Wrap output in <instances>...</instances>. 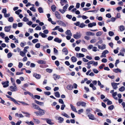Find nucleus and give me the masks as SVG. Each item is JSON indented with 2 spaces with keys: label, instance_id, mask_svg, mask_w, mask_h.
Wrapping results in <instances>:
<instances>
[{
  "label": "nucleus",
  "instance_id": "f257e3e1",
  "mask_svg": "<svg viewBox=\"0 0 125 125\" xmlns=\"http://www.w3.org/2000/svg\"><path fill=\"white\" fill-rule=\"evenodd\" d=\"M81 36V34L80 32H77L75 34L73 35V37L76 39H78L80 38Z\"/></svg>",
  "mask_w": 125,
  "mask_h": 125
},
{
  "label": "nucleus",
  "instance_id": "f03ea898",
  "mask_svg": "<svg viewBox=\"0 0 125 125\" xmlns=\"http://www.w3.org/2000/svg\"><path fill=\"white\" fill-rule=\"evenodd\" d=\"M88 116L89 117L90 119L92 120H95L96 119L94 115L90 113L88 115Z\"/></svg>",
  "mask_w": 125,
  "mask_h": 125
},
{
  "label": "nucleus",
  "instance_id": "7ed1b4c3",
  "mask_svg": "<svg viewBox=\"0 0 125 125\" xmlns=\"http://www.w3.org/2000/svg\"><path fill=\"white\" fill-rule=\"evenodd\" d=\"M32 108L37 110L40 109V107L35 104L33 103L32 104Z\"/></svg>",
  "mask_w": 125,
  "mask_h": 125
},
{
  "label": "nucleus",
  "instance_id": "20e7f679",
  "mask_svg": "<svg viewBox=\"0 0 125 125\" xmlns=\"http://www.w3.org/2000/svg\"><path fill=\"white\" fill-rule=\"evenodd\" d=\"M38 110H39V115H42L44 114L45 112V110L41 109L40 108V109Z\"/></svg>",
  "mask_w": 125,
  "mask_h": 125
},
{
  "label": "nucleus",
  "instance_id": "39448f33",
  "mask_svg": "<svg viewBox=\"0 0 125 125\" xmlns=\"http://www.w3.org/2000/svg\"><path fill=\"white\" fill-rule=\"evenodd\" d=\"M9 89L11 91L13 92L17 91L18 89L17 86H10Z\"/></svg>",
  "mask_w": 125,
  "mask_h": 125
},
{
  "label": "nucleus",
  "instance_id": "423d86ee",
  "mask_svg": "<svg viewBox=\"0 0 125 125\" xmlns=\"http://www.w3.org/2000/svg\"><path fill=\"white\" fill-rule=\"evenodd\" d=\"M11 26H6L4 28L5 31L6 32H8L10 31Z\"/></svg>",
  "mask_w": 125,
  "mask_h": 125
},
{
  "label": "nucleus",
  "instance_id": "0eeeda50",
  "mask_svg": "<svg viewBox=\"0 0 125 125\" xmlns=\"http://www.w3.org/2000/svg\"><path fill=\"white\" fill-rule=\"evenodd\" d=\"M76 56L78 58H80L84 57V55L83 54L81 53H76Z\"/></svg>",
  "mask_w": 125,
  "mask_h": 125
},
{
  "label": "nucleus",
  "instance_id": "6e6552de",
  "mask_svg": "<svg viewBox=\"0 0 125 125\" xmlns=\"http://www.w3.org/2000/svg\"><path fill=\"white\" fill-rule=\"evenodd\" d=\"M55 15L56 17L59 19H60L61 18V16L59 12L56 11L55 13Z\"/></svg>",
  "mask_w": 125,
  "mask_h": 125
},
{
  "label": "nucleus",
  "instance_id": "1a4fd4ad",
  "mask_svg": "<svg viewBox=\"0 0 125 125\" xmlns=\"http://www.w3.org/2000/svg\"><path fill=\"white\" fill-rule=\"evenodd\" d=\"M70 106L71 109L73 111L76 113L78 112L76 110V109L75 108L74 106L72 104H70Z\"/></svg>",
  "mask_w": 125,
  "mask_h": 125
},
{
  "label": "nucleus",
  "instance_id": "9d476101",
  "mask_svg": "<svg viewBox=\"0 0 125 125\" xmlns=\"http://www.w3.org/2000/svg\"><path fill=\"white\" fill-rule=\"evenodd\" d=\"M9 82L8 81H6L5 82H3L2 83V84L3 86H8Z\"/></svg>",
  "mask_w": 125,
  "mask_h": 125
},
{
  "label": "nucleus",
  "instance_id": "9b49d317",
  "mask_svg": "<svg viewBox=\"0 0 125 125\" xmlns=\"http://www.w3.org/2000/svg\"><path fill=\"white\" fill-rule=\"evenodd\" d=\"M96 25V23L95 22H93L92 23H90L88 24V27H92L94 26H95Z\"/></svg>",
  "mask_w": 125,
  "mask_h": 125
},
{
  "label": "nucleus",
  "instance_id": "f8f14e48",
  "mask_svg": "<svg viewBox=\"0 0 125 125\" xmlns=\"http://www.w3.org/2000/svg\"><path fill=\"white\" fill-rule=\"evenodd\" d=\"M33 76L38 79H39L41 77V76L40 75L36 73L34 74Z\"/></svg>",
  "mask_w": 125,
  "mask_h": 125
},
{
  "label": "nucleus",
  "instance_id": "ddd939ff",
  "mask_svg": "<svg viewBox=\"0 0 125 125\" xmlns=\"http://www.w3.org/2000/svg\"><path fill=\"white\" fill-rule=\"evenodd\" d=\"M15 116L19 118H23L24 117L21 114H18L17 113L15 114Z\"/></svg>",
  "mask_w": 125,
  "mask_h": 125
},
{
  "label": "nucleus",
  "instance_id": "4468645a",
  "mask_svg": "<svg viewBox=\"0 0 125 125\" xmlns=\"http://www.w3.org/2000/svg\"><path fill=\"white\" fill-rule=\"evenodd\" d=\"M45 120L47 123L50 125H52L54 124V123L52 122L51 120L48 119H46Z\"/></svg>",
  "mask_w": 125,
  "mask_h": 125
},
{
  "label": "nucleus",
  "instance_id": "2eb2a0df",
  "mask_svg": "<svg viewBox=\"0 0 125 125\" xmlns=\"http://www.w3.org/2000/svg\"><path fill=\"white\" fill-rule=\"evenodd\" d=\"M35 102L37 104L41 105H43L44 103L43 102H40L36 100H35Z\"/></svg>",
  "mask_w": 125,
  "mask_h": 125
},
{
  "label": "nucleus",
  "instance_id": "dca6fc26",
  "mask_svg": "<svg viewBox=\"0 0 125 125\" xmlns=\"http://www.w3.org/2000/svg\"><path fill=\"white\" fill-rule=\"evenodd\" d=\"M86 34L87 35L94 36L95 35L94 33L90 31H87L86 33Z\"/></svg>",
  "mask_w": 125,
  "mask_h": 125
},
{
  "label": "nucleus",
  "instance_id": "f3484780",
  "mask_svg": "<svg viewBox=\"0 0 125 125\" xmlns=\"http://www.w3.org/2000/svg\"><path fill=\"white\" fill-rule=\"evenodd\" d=\"M65 33L67 35L72 36V35L71 31L69 30H67L65 32Z\"/></svg>",
  "mask_w": 125,
  "mask_h": 125
},
{
  "label": "nucleus",
  "instance_id": "a211bd4d",
  "mask_svg": "<svg viewBox=\"0 0 125 125\" xmlns=\"http://www.w3.org/2000/svg\"><path fill=\"white\" fill-rule=\"evenodd\" d=\"M62 51L64 53V54L65 55H67L68 53V51L66 48H64L62 50Z\"/></svg>",
  "mask_w": 125,
  "mask_h": 125
},
{
  "label": "nucleus",
  "instance_id": "6ab92c4d",
  "mask_svg": "<svg viewBox=\"0 0 125 125\" xmlns=\"http://www.w3.org/2000/svg\"><path fill=\"white\" fill-rule=\"evenodd\" d=\"M61 1L60 2V3L61 4L62 6H63V3H64L65 4L66 3H67V0H60Z\"/></svg>",
  "mask_w": 125,
  "mask_h": 125
},
{
  "label": "nucleus",
  "instance_id": "aec40b11",
  "mask_svg": "<svg viewBox=\"0 0 125 125\" xmlns=\"http://www.w3.org/2000/svg\"><path fill=\"white\" fill-rule=\"evenodd\" d=\"M40 35H41L43 38H45L47 37V36L44 33H42V32H40L39 33Z\"/></svg>",
  "mask_w": 125,
  "mask_h": 125
},
{
  "label": "nucleus",
  "instance_id": "412c9836",
  "mask_svg": "<svg viewBox=\"0 0 125 125\" xmlns=\"http://www.w3.org/2000/svg\"><path fill=\"white\" fill-rule=\"evenodd\" d=\"M77 86H67L66 88L67 89L71 90H72L73 88L75 89L77 88Z\"/></svg>",
  "mask_w": 125,
  "mask_h": 125
},
{
  "label": "nucleus",
  "instance_id": "4be33fe9",
  "mask_svg": "<svg viewBox=\"0 0 125 125\" xmlns=\"http://www.w3.org/2000/svg\"><path fill=\"white\" fill-rule=\"evenodd\" d=\"M54 41L56 42L59 43L61 42H62V40L61 39H60L57 38H55L54 40Z\"/></svg>",
  "mask_w": 125,
  "mask_h": 125
},
{
  "label": "nucleus",
  "instance_id": "5701e85b",
  "mask_svg": "<svg viewBox=\"0 0 125 125\" xmlns=\"http://www.w3.org/2000/svg\"><path fill=\"white\" fill-rule=\"evenodd\" d=\"M72 61L73 62H75L77 60V58L74 56H73L71 58Z\"/></svg>",
  "mask_w": 125,
  "mask_h": 125
},
{
  "label": "nucleus",
  "instance_id": "b1692460",
  "mask_svg": "<svg viewBox=\"0 0 125 125\" xmlns=\"http://www.w3.org/2000/svg\"><path fill=\"white\" fill-rule=\"evenodd\" d=\"M54 94L55 96L57 97H60V95L58 92H56L54 93Z\"/></svg>",
  "mask_w": 125,
  "mask_h": 125
},
{
  "label": "nucleus",
  "instance_id": "393cba45",
  "mask_svg": "<svg viewBox=\"0 0 125 125\" xmlns=\"http://www.w3.org/2000/svg\"><path fill=\"white\" fill-rule=\"evenodd\" d=\"M24 94L25 95L29 94L32 97H33V95L32 94L29 92H24Z\"/></svg>",
  "mask_w": 125,
  "mask_h": 125
},
{
  "label": "nucleus",
  "instance_id": "a878e982",
  "mask_svg": "<svg viewBox=\"0 0 125 125\" xmlns=\"http://www.w3.org/2000/svg\"><path fill=\"white\" fill-rule=\"evenodd\" d=\"M10 99L11 101H13L15 104H18L17 102L14 98L11 97Z\"/></svg>",
  "mask_w": 125,
  "mask_h": 125
},
{
  "label": "nucleus",
  "instance_id": "bb28decb",
  "mask_svg": "<svg viewBox=\"0 0 125 125\" xmlns=\"http://www.w3.org/2000/svg\"><path fill=\"white\" fill-rule=\"evenodd\" d=\"M25 53L22 51H20V54L22 57H24L25 55Z\"/></svg>",
  "mask_w": 125,
  "mask_h": 125
},
{
  "label": "nucleus",
  "instance_id": "cd10ccee",
  "mask_svg": "<svg viewBox=\"0 0 125 125\" xmlns=\"http://www.w3.org/2000/svg\"><path fill=\"white\" fill-rule=\"evenodd\" d=\"M103 33L102 31H99L96 33V35L97 36H100Z\"/></svg>",
  "mask_w": 125,
  "mask_h": 125
},
{
  "label": "nucleus",
  "instance_id": "c85d7f7f",
  "mask_svg": "<svg viewBox=\"0 0 125 125\" xmlns=\"http://www.w3.org/2000/svg\"><path fill=\"white\" fill-rule=\"evenodd\" d=\"M114 71L116 73H117L118 72L121 73V70L120 69L117 68L114 70Z\"/></svg>",
  "mask_w": 125,
  "mask_h": 125
},
{
  "label": "nucleus",
  "instance_id": "c756f323",
  "mask_svg": "<svg viewBox=\"0 0 125 125\" xmlns=\"http://www.w3.org/2000/svg\"><path fill=\"white\" fill-rule=\"evenodd\" d=\"M56 7L54 5H52V6L51 9L53 11H55L56 10Z\"/></svg>",
  "mask_w": 125,
  "mask_h": 125
},
{
  "label": "nucleus",
  "instance_id": "7c9ffc66",
  "mask_svg": "<svg viewBox=\"0 0 125 125\" xmlns=\"http://www.w3.org/2000/svg\"><path fill=\"white\" fill-rule=\"evenodd\" d=\"M58 120H59V122L60 123H61L63 121L64 119L63 118L61 117H60Z\"/></svg>",
  "mask_w": 125,
  "mask_h": 125
},
{
  "label": "nucleus",
  "instance_id": "2f4dec72",
  "mask_svg": "<svg viewBox=\"0 0 125 125\" xmlns=\"http://www.w3.org/2000/svg\"><path fill=\"white\" fill-rule=\"evenodd\" d=\"M125 29L124 27L123 26H121L119 27V29L121 31H123Z\"/></svg>",
  "mask_w": 125,
  "mask_h": 125
},
{
  "label": "nucleus",
  "instance_id": "473e14b6",
  "mask_svg": "<svg viewBox=\"0 0 125 125\" xmlns=\"http://www.w3.org/2000/svg\"><path fill=\"white\" fill-rule=\"evenodd\" d=\"M38 10L39 12L40 13H43V10L42 8L40 7L38 8Z\"/></svg>",
  "mask_w": 125,
  "mask_h": 125
},
{
  "label": "nucleus",
  "instance_id": "72a5a7b5",
  "mask_svg": "<svg viewBox=\"0 0 125 125\" xmlns=\"http://www.w3.org/2000/svg\"><path fill=\"white\" fill-rule=\"evenodd\" d=\"M37 62L39 63L40 64H45V62L42 60H39L37 61Z\"/></svg>",
  "mask_w": 125,
  "mask_h": 125
},
{
  "label": "nucleus",
  "instance_id": "f704fd0d",
  "mask_svg": "<svg viewBox=\"0 0 125 125\" xmlns=\"http://www.w3.org/2000/svg\"><path fill=\"white\" fill-rule=\"evenodd\" d=\"M68 6V4H66L63 7V9L65 11H66V10L67 9Z\"/></svg>",
  "mask_w": 125,
  "mask_h": 125
},
{
  "label": "nucleus",
  "instance_id": "c9c22d12",
  "mask_svg": "<svg viewBox=\"0 0 125 125\" xmlns=\"http://www.w3.org/2000/svg\"><path fill=\"white\" fill-rule=\"evenodd\" d=\"M8 21L10 22H12L13 21V18L12 17H10L9 18Z\"/></svg>",
  "mask_w": 125,
  "mask_h": 125
},
{
  "label": "nucleus",
  "instance_id": "e433bc0d",
  "mask_svg": "<svg viewBox=\"0 0 125 125\" xmlns=\"http://www.w3.org/2000/svg\"><path fill=\"white\" fill-rule=\"evenodd\" d=\"M92 50L94 52H96L97 51H99V50L97 49V47H93L92 49Z\"/></svg>",
  "mask_w": 125,
  "mask_h": 125
},
{
  "label": "nucleus",
  "instance_id": "4c0bfd02",
  "mask_svg": "<svg viewBox=\"0 0 125 125\" xmlns=\"http://www.w3.org/2000/svg\"><path fill=\"white\" fill-rule=\"evenodd\" d=\"M24 105H29V104L23 102L19 101Z\"/></svg>",
  "mask_w": 125,
  "mask_h": 125
},
{
  "label": "nucleus",
  "instance_id": "58836bf2",
  "mask_svg": "<svg viewBox=\"0 0 125 125\" xmlns=\"http://www.w3.org/2000/svg\"><path fill=\"white\" fill-rule=\"evenodd\" d=\"M40 44L39 43H37L35 45V47L36 48H40Z\"/></svg>",
  "mask_w": 125,
  "mask_h": 125
},
{
  "label": "nucleus",
  "instance_id": "ea45409f",
  "mask_svg": "<svg viewBox=\"0 0 125 125\" xmlns=\"http://www.w3.org/2000/svg\"><path fill=\"white\" fill-rule=\"evenodd\" d=\"M21 10H19L15 11V13L17 15H19L21 11Z\"/></svg>",
  "mask_w": 125,
  "mask_h": 125
},
{
  "label": "nucleus",
  "instance_id": "a19ab883",
  "mask_svg": "<svg viewBox=\"0 0 125 125\" xmlns=\"http://www.w3.org/2000/svg\"><path fill=\"white\" fill-rule=\"evenodd\" d=\"M108 34L110 36H112L114 35V33L112 31H110L108 33Z\"/></svg>",
  "mask_w": 125,
  "mask_h": 125
},
{
  "label": "nucleus",
  "instance_id": "79ce46f5",
  "mask_svg": "<svg viewBox=\"0 0 125 125\" xmlns=\"http://www.w3.org/2000/svg\"><path fill=\"white\" fill-rule=\"evenodd\" d=\"M38 41V40L37 39H35L32 40V42L34 43H35Z\"/></svg>",
  "mask_w": 125,
  "mask_h": 125
},
{
  "label": "nucleus",
  "instance_id": "37998d69",
  "mask_svg": "<svg viewBox=\"0 0 125 125\" xmlns=\"http://www.w3.org/2000/svg\"><path fill=\"white\" fill-rule=\"evenodd\" d=\"M114 108V106L113 105L110 106L108 108L109 110H112Z\"/></svg>",
  "mask_w": 125,
  "mask_h": 125
},
{
  "label": "nucleus",
  "instance_id": "c03bdc74",
  "mask_svg": "<svg viewBox=\"0 0 125 125\" xmlns=\"http://www.w3.org/2000/svg\"><path fill=\"white\" fill-rule=\"evenodd\" d=\"M54 79L56 80V78H59L60 77L59 76L57 75L56 74H54L53 75Z\"/></svg>",
  "mask_w": 125,
  "mask_h": 125
},
{
  "label": "nucleus",
  "instance_id": "a18cd8bd",
  "mask_svg": "<svg viewBox=\"0 0 125 125\" xmlns=\"http://www.w3.org/2000/svg\"><path fill=\"white\" fill-rule=\"evenodd\" d=\"M125 89V88L124 86H122L119 89L120 91L122 92Z\"/></svg>",
  "mask_w": 125,
  "mask_h": 125
},
{
  "label": "nucleus",
  "instance_id": "49530a36",
  "mask_svg": "<svg viewBox=\"0 0 125 125\" xmlns=\"http://www.w3.org/2000/svg\"><path fill=\"white\" fill-rule=\"evenodd\" d=\"M30 10L33 11L35 12L36 11V10L35 8L33 7H32L30 8Z\"/></svg>",
  "mask_w": 125,
  "mask_h": 125
},
{
  "label": "nucleus",
  "instance_id": "de8ad7c7",
  "mask_svg": "<svg viewBox=\"0 0 125 125\" xmlns=\"http://www.w3.org/2000/svg\"><path fill=\"white\" fill-rule=\"evenodd\" d=\"M5 42H7L8 43L9 42L8 40H9V38H8V37L7 36L5 38Z\"/></svg>",
  "mask_w": 125,
  "mask_h": 125
},
{
  "label": "nucleus",
  "instance_id": "09e8293b",
  "mask_svg": "<svg viewBox=\"0 0 125 125\" xmlns=\"http://www.w3.org/2000/svg\"><path fill=\"white\" fill-rule=\"evenodd\" d=\"M106 47V45L104 44H103L101 46V50H103L105 49Z\"/></svg>",
  "mask_w": 125,
  "mask_h": 125
},
{
  "label": "nucleus",
  "instance_id": "8fccbe9b",
  "mask_svg": "<svg viewBox=\"0 0 125 125\" xmlns=\"http://www.w3.org/2000/svg\"><path fill=\"white\" fill-rule=\"evenodd\" d=\"M83 109H81L78 111V113L79 114H80L81 113L83 112Z\"/></svg>",
  "mask_w": 125,
  "mask_h": 125
},
{
  "label": "nucleus",
  "instance_id": "3c124183",
  "mask_svg": "<svg viewBox=\"0 0 125 125\" xmlns=\"http://www.w3.org/2000/svg\"><path fill=\"white\" fill-rule=\"evenodd\" d=\"M85 26L86 25L85 24H84L83 23H82L79 25V27L81 28H83L85 27Z\"/></svg>",
  "mask_w": 125,
  "mask_h": 125
},
{
  "label": "nucleus",
  "instance_id": "603ef678",
  "mask_svg": "<svg viewBox=\"0 0 125 125\" xmlns=\"http://www.w3.org/2000/svg\"><path fill=\"white\" fill-rule=\"evenodd\" d=\"M93 71L95 73H97L99 72V71L96 69H93Z\"/></svg>",
  "mask_w": 125,
  "mask_h": 125
},
{
  "label": "nucleus",
  "instance_id": "864d4df0",
  "mask_svg": "<svg viewBox=\"0 0 125 125\" xmlns=\"http://www.w3.org/2000/svg\"><path fill=\"white\" fill-rule=\"evenodd\" d=\"M12 55V54L11 52H9L7 54V57L8 58H10Z\"/></svg>",
  "mask_w": 125,
  "mask_h": 125
},
{
  "label": "nucleus",
  "instance_id": "5fc2aeb1",
  "mask_svg": "<svg viewBox=\"0 0 125 125\" xmlns=\"http://www.w3.org/2000/svg\"><path fill=\"white\" fill-rule=\"evenodd\" d=\"M62 115L68 118H69L70 117V116L65 113H64Z\"/></svg>",
  "mask_w": 125,
  "mask_h": 125
},
{
  "label": "nucleus",
  "instance_id": "6e6d98bb",
  "mask_svg": "<svg viewBox=\"0 0 125 125\" xmlns=\"http://www.w3.org/2000/svg\"><path fill=\"white\" fill-rule=\"evenodd\" d=\"M34 122L37 124H38L40 123V121L38 119H34Z\"/></svg>",
  "mask_w": 125,
  "mask_h": 125
},
{
  "label": "nucleus",
  "instance_id": "4d7b16f0",
  "mask_svg": "<svg viewBox=\"0 0 125 125\" xmlns=\"http://www.w3.org/2000/svg\"><path fill=\"white\" fill-rule=\"evenodd\" d=\"M28 48H29V47L28 46L24 48V52L25 53H26L27 52V49H28Z\"/></svg>",
  "mask_w": 125,
  "mask_h": 125
},
{
  "label": "nucleus",
  "instance_id": "13d9d810",
  "mask_svg": "<svg viewBox=\"0 0 125 125\" xmlns=\"http://www.w3.org/2000/svg\"><path fill=\"white\" fill-rule=\"evenodd\" d=\"M86 103L84 102H82L81 105L84 107H85L86 106Z\"/></svg>",
  "mask_w": 125,
  "mask_h": 125
},
{
  "label": "nucleus",
  "instance_id": "bf43d9fd",
  "mask_svg": "<svg viewBox=\"0 0 125 125\" xmlns=\"http://www.w3.org/2000/svg\"><path fill=\"white\" fill-rule=\"evenodd\" d=\"M45 94L47 95H49L51 94V93L49 92H45L44 93Z\"/></svg>",
  "mask_w": 125,
  "mask_h": 125
},
{
  "label": "nucleus",
  "instance_id": "052dcab7",
  "mask_svg": "<svg viewBox=\"0 0 125 125\" xmlns=\"http://www.w3.org/2000/svg\"><path fill=\"white\" fill-rule=\"evenodd\" d=\"M96 42V40L95 39H92L90 41L91 43H94L95 42Z\"/></svg>",
  "mask_w": 125,
  "mask_h": 125
},
{
  "label": "nucleus",
  "instance_id": "680f3d73",
  "mask_svg": "<svg viewBox=\"0 0 125 125\" xmlns=\"http://www.w3.org/2000/svg\"><path fill=\"white\" fill-rule=\"evenodd\" d=\"M23 21L27 22L29 21V19L26 17H24L23 18Z\"/></svg>",
  "mask_w": 125,
  "mask_h": 125
},
{
  "label": "nucleus",
  "instance_id": "e2e57ef3",
  "mask_svg": "<svg viewBox=\"0 0 125 125\" xmlns=\"http://www.w3.org/2000/svg\"><path fill=\"white\" fill-rule=\"evenodd\" d=\"M101 61L103 62L106 63L107 62V60L106 59L104 58L102 59Z\"/></svg>",
  "mask_w": 125,
  "mask_h": 125
},
{
  "label": "nucleus",
  "instance_id": "0e129e2a",
  "mask_svg": "<svg viewBox=\"0 0 125 125\" xmlns=\"http://www.w3.org/2000/svg\"><path fill=\"white\" fill-rule=\"evenodd\" d=\"M23 25V24L21 22H19L18 23V26L19 27H21Z\"/></svg>",
  "mask_w": 125,
  "mask_h": 125
},
{
  "label": "nucleus",
  "instance_id": "69168bd1",
  "mask_svg": "<svg viewBox=\"0 0 125 125\" xmlns=\"http://www.w3.org/2000/svg\"><path fill=\"white\" fill-rule=\"evenodd\" d=\"M59 10L63 14L65 11L63 9H59Z\"/></svg>",
  "mask_w": 125,
  "mask_h": 125
},
{
  "label": "nucleus",
  "instance_id": "338daca9",
  "mask_svg": "<svg viewBox=\"0 0 125 125\" xmlns=\"http://www.w3.org/2000/svg\"><path fill=\"white\" fill-rule=\"evenodd\" d=\"M75 50L77 51H79L80 50V48L79 47H77L75 48Z\"/></svg>",
  "mask_w": 125,
  "mask_h": 125
},
{
  "label": "nucleus",
  "instance_id": "774afa93",
  "mask_svg": "<svg viewBox=\"0 0 125 125\" xmlns=\"http://www.w3.org/2000/svg\"><path fill=\"white\" fill-rule=\"evenodd\" d=\"M93 46L92 45H90L88 46V47L87 48L88 49L90 50L92 49H93Z\"/></svg>",
  "mask_w": 125,
  "mask_h": 125
}]
</instances>
